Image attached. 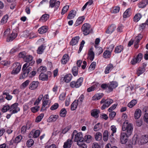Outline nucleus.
<instances>
[{"label": "nucleus", "mask_w": 148, "mask_h": 148, "mask_svg": "<svg viewBox=\"0 0 148 148\" xmlns=\"http://www.w3.org/2000/svg\"><path fill=\"white\" fill-rule=\"evenodd\" d=\"M24 60L26 63L24 64L23 67L22 69L23 72L20 76V79H22L28 76V74L32 69V67L29 66H32L35 62V61L33 60L32 56L30 55L25 56Z\"/></svg>", "instance_id": "f257e3e1"}, {"label": "nucleus", "mask_w": 148, "mask_h": 148, "mask_svg": "<svg viewBox=\"0 0 148 148\" xmlns=\"http://www.w3.org/2000/svg\"><path fill=\"white\" fill-rule=\"evenodd\" d=\"M122 129L123 131H126L128 135H131L133 130V125L129 123L128 120H125L123 123Z\"/></svg>", "instance_id": "f03ea898"}, {"label": "nucleus", "mask_w": 148, "mask_h": 148, "mask_svg": "<svg viewBox=\"0 0 148 148\" xmlns=\"http://www.w3.org/2000/svg\"><path fill=\"white\" fill-rule=\"evenodd\" d=\"M74 138V141L75 142L78 143L79 142L83 141V137L82 133H78L76 130H74L71 135V138L72 139Z\"/></svg>", "instance_id": "7ed1b4c3"}, {"label": "nucleus", "mask_w": 148, "mask_h": 148, "mask_svg": "<svg viewBox=\"0 0 148 148\" xmlns=\"http://www.w3.org/2000/svg\"><path fill=\"white\" fill-rule=\"evenodd\" d=\"M81 30L84 35H87L89 34L92 31L91 25L88 23H85L82 25Z\"/></svg>", "instance_id": "20e7f679"}, {"label": "nucleus", "mask_w": 148, "mask_h": 148, "mask_svg": "<svg viewBox=\"0 0 148 148\" xmlns=\"http://www.w3.org/2000/svg\"><path fill=\"white\" fill-rule=\"evenodd\" d=\"M113 100L111 99H103L100 102L101 104L104 103L101 107V109L102 110L105 109L106 108L108 107L112 103Z\"/></svg>", "instance_id": "39448f33"}, {"label": "nucleus", "mask_w": 148, "mask_h": 148, "mask_svg": "<svg viewBox=\"0 0 148 148\" xmlns=\"http://www.w3.org/2000/svg\"><path fill=\"white\" fill-rule=\"evenodd\" d=\"M83 80V77H80L76 81L71 82L70 83V86L72 88H78L82 85Z\"/></svg>", "instance_id": "423d86ee"}, {"label": "nucleus", "mask_w": 148, "mask_h": 148, "mask_svg": "<svg viewBox=\"0 0 148 148\" xmlns=\"http://www.w3.org/2000/svg\"><path fill=\"white\" fill-rule=\"evenodd\" d=\"M13 69L11 72V74L13 75L17 74L20 72L21 68V65L19 62H16L13 65Z\"/></svg>", "instance_id": "0eeeda50"}, {"label": "nucleus", "mask_w": 148, "mask_h": 148, "mask_svg": "<svg viewBox=\"0 0 148 148\" xmlns=\"http://www.w3.org/2000/svg\"><path fill=\"white\" fill-rule=\"evenodd\" d=\"M131 135H128L126 132H121L120 135V142L121 144H125L128 141V138Z\"/></svg>", "instance_id": "6e6552de"}, {"label": "nucleus", "mask_w": 148, "mask_h": 148, "mask_svg": "<svg viewBox=\"0 0 148 148\" xmlns=\"http://www.w3.org/2000/svg\"><path fill=\"white\" fill-rule=\"evenodd\" d=\"M142 56V54L139 53L136 58H134L132 60L131 63L132 65H135L136 63H139L141 60Z\"/></svg>", "instance_id": "1a4fd4ad"}, {"label": "nucleus", "mask_w": 148, "mask_h": 148, "mask_svg": "<svg viewBox=\"0 0 148 148\" xmlns=\"http://www.w3.org/2000/svg\"><path fill=\"white\" fill-rule=\"evenodd\" d=\"M18 103H15L10 107V111L11 112L12 111V113H16L18 112L19 111L20 108L18 107Z\"/></svg>", "instance_id": "9d476101"}, {"label": "nucleus", "mask_w": 148, "mask_h": 148, "mask_svg": "<svg viewBox=\"0 0 148 148\" xmlns=\"http://www.w3.org/2000/svg\"><path fill=\"white\" fill-rule=\"evenodd\" d=\"M60 3V2L59 1H56V0H50L49 6L52 8L55 7L57 9L59 7Z\"/></svg>", "instance_id": "9b49d317"}, {"label": "nucleus", "mask_w": 148, "mask_h": 148, "mask_svg": "<svg viewBox=\"0 0 148 148\" xmlns=\"http://www.w3.org/2000/svg\"><path fill=\"white\" fill-rule=\"evenodd\" d=\"M108 90L109 92L112 91L113 89L118 86V84L116 82L112 81L108 84Z\"/></svg>", "instance_id": "f8f14e48"}, {"label": "nucleus", "mask_w": 148, "mask_h": 148, "mask_svg": "<svg viewBox=\"0 0 148 148\" xmlns=\"http://www.w3.org/2000/svg\"><path fill=\"white\" fill-rule=\"evenodd\" d=\"M95 57L94 53L93 51V48H90L89 49L87 59L92 61Z\"/></svg>", "instance_id": "ddd939ff"}, {"label": "nucleus", "mask_w": 148, "mask_h": 148, "mask_svg": "<svg viewBox=\"0 0 148 148\" xmlns=\"http://www.w3.org/2000/svg\"><path fill=\"white\" fill-rule=\"evenodd\" d=\"M40 134V131L39 130H37L35 131L34 130H32L30 133L29 135L30 137H31V135L34 138H37Z\"/></svg>", "instance_id": "4468645a"}, {"label": "nucleus", "mask_w": 148, "mask_h": 148, "mask_svg": "<svg viewBox=\"0 0 148 148\" xmlns=\"http://www.w3.org/2000/svg\"><path fill=\"white\" fill-rule=\"evenodd\" d=\"M15 31L14 29L12 34L7 38V42H10L12 41L17 37V33L15 32Z\"/></svg>", "instance_id": "2eb2a0df"}, {"label": "nucleus", "mask_w": 148, "mask_h": 148, "mask_svg": "<svg viewBox=\"0 0 148 148\" xmlns=\"http://www.w3.org/2000/svg\"><path fill=\"white\" fill-rule=\"evenodd\" d=\"M73 143V141L71 139H68L64 143L63 148H71Z\"/></svg>", "instance_id": "dca6fc26"}, {"label": "nucleus", "mask_w": 148, "mask_h": 148, "mask_svg": "<svg viewBox=\"0 0 148 148\" xmlns=\"http://www.w3.org/2000/svg\"><path fill=\"white\" fill-rule=\"evenodd\" d=\"M39 84L38 81H33L30 84L29 88L32 90H35L38 87Z\"/></svg>", "instance_id": "f3484780"}, {"label": "nucleus", "mask_w": 148, "mask_h": 148, "mask_svg": "<svg viewBox=\"0 0 148 148\" xmlns=\"http://www.w3.org/2000/svg\"><path fill=\"white\" fill-rule=\"evenodd\" d=\"M116 26L114 24H112L109 26L106 32L108 34H111L115 30Z\"/></svg>", "instance_id": "a211bd4d"}, {"label": "nucleus", "mask_w": 148, "mask_h": 148, "mask_svg": "<svg viewBox=\"0 0 148 148\" xmlns=\"http://www.w3.org/2000/svg\"><path fill=\"white\" fill-rule=\"evenodd\" d=\"M85 19V17L84 16H82L79 17L77 20L74 26L76 27L78 25L81 24Z\"/></svg>", "instance_id": "6ab92c4d"}, {"label": "nucleus", "mask_w": 148, "mask_h": 148, "mask_svg": "<svg viewBox=\"0 0 148 148\" xmlns=\"http://www.w3.org/2000/svg\"><path fill=\"white\" fill-rule=\"evenodd\" d=\"M48 29V27L47 26H44L41 27L38 30V33L41 34L46 33Z\"/></svg>", "instance_id": "aec40b11"}, {"label": "nucleus", "mask_w": 148, "mask_h": 148, "mask_svg": "<svg viewBox=\"0 0 148 148\" xmlns=\"http://www.w3.org/2000/svg\"><path fill=\"white\" fill-rule=\"evenodd\" d=\"M79 39V37L78 36L73 38L70 42V45L72 46L75 45L77 43Z\"/></svg>", "instance_id": "412c9836"}, {"label": "nucleus", "mask_w": 148, "mask_h": 148, "mask_svg": "<svg viewBox=\"0 0 148 148\" xmlns=\"http://www.w3.org/2000/svg\"><path fill=\"white\" fill-rule=\"evenodd\" d=\"M148 4V0H143L138 4L139 8H144Z\"/></svg>", "instance_id": "4be33fe9"}, {"label": "nucleus", "mask_w": 148, "mask_h": 148, "mask_svg": "<svg viewBox=\"0 0 148 148\" xmlns=\"http://www.w3.org/2000/svg\"><path fill=\"white\" fill-rule=\"evenodd\" d=\"M113 68V65L111 64H108L106 67L104 71V73L105 74L109 73Z\"/></svg>", "instance_id": "5701e85b"}, {"label": "nucleus", "mask_w": 148, "mask_h": 148, "mask_svg": "<svg viewBox=\"0 0 148 148\" xmlns=\"http://www.w3.org/2000/svg\"><path fill=\"white\" fill-rule=\"evenodd\" d=\"M83 139L84 142L85 141L86 143H90L92 141V137L90 135L87 134L84 136Z\"/></svg>", "instance_id": "b1692460"}, {"label": "nucleus", "mask_w": 148, "mask_h": 148, "mask_svg": "<svg viewBox=\"0 0 148 148\" xmlns=\"http://www.w3.org/2000/svg\"><path fill=\"white\" fill-rule=\"evenodd\" d=\"M99 83L98 82H95L91 86L88 88L87 90V91L88 92L94 90L98 87Z\"/></svg>", "instance_id": "393cba45"}, {"label": "nucleus", "mask_w": 148, "mask_h": 148, "mask_svg": "<svg viewBox=\"0 0 148 148\" xmlns=\"http://www.w3.org/2000/svg\"><path fill=\"white\" fill-rule=\"evenodd\" d=\"M140 142L142 144H145L148 142V135H142L140 138Z\"/></svg>", "instance_id": "a878e982"}, {"label": "nucleus", "mask_w": 148, "mask_h": 148, "mask_svg": "<svg viewBox=\"0 0 148 148\" xmlns=\"http://www.w3.org/2000/svg\"><path fill=\"white\" fill-rule=\"evenodd\" d=\"M59 116L58 115H52L50 116L48 119V122H53L56 121L58 118Z\"/></svg>", "instance_id": "bb28decb"}, {"label": "nucleus", "mask_w": 148, "mask_h": 148, "mask_svg": "<svg viewBox=\"0 0 148 148\" xmlns=\"http://www.w3.org/2000/svg\"><path fill=\"white\" fill-rule=\"evenodd\" d=\"M69 60V56L68 54H65L63 56L61 60V63L63 64H65Z\"/></svg>", "instance_id": "cd10ccee"}, {"label": "nucleus", "mask_w": 148, "mask_h": 148, "mask_svg": "<svg viewBox=\"0 0 148 148\" xmlns=\"http://www.w3.org/2000/svg\"><path fill=\"white\" fill-rule=\"evenodd\" d=\"M131 14V8H129L127 9L123 14L124 18H126L130 16Z\"/></svg>", "instance_id": "c85d7f7f"}, {"label": "nucleus", "mask_w": 148, "mask_h": 148, "mask_svg": "<svg viewBox=\"0 0 148 148\" xmlns=\"http://www.w3.org/2000/svg\"><path fill=\"white\" fill-rule=\"evenodd\" d=\"M111 54L112 52L108 50H106L103 53V57L105 59L109 58L111 56Z\"/></svg>", "instance_id": "c756f323"}, {"label": "nucleus", "mask_w": 148, "mask_h": 148, "mask_svg": "<svg viewBox=\"0 0 148 148\" xmlns=\"http://www.w3.org/2000/svg\"><path fill=\"white\" fill-rule=\"evenodd\" d=\"M76 11L75 10H71L68 15L67 18L69 19H73L76 15Z\"/></svg>", "instance_id": "7c9ffc66"}, {"label": "nucleus", "mask_w": 148, "mask_h": 148, "mask_svg": "<svg viewBox=\"0 0 148 148\" xmlns=\"http://www.w3.org/2000/svg\"><path fill=\"white\" fill-rule=\"evenodd\" d=\"M100 111L99 110L94 109L91 111V115L95 118H97L99 116V114Z\"/></svg>", "instance_id": "2f4dec72"}, {"label": "nucleus", "mask_w": 148, "mask_h": 148, "mask_svg": "<svg viewBox=\"0 0 148 148\" xmlns=\"http://www.w3.org/2000/svg\"><path fill=\"white\" fill-rule=\"evenodd\" d=\"M124 48L122 45H120L116 47L115 48L114 52L116 53H119L123 50Z\"/></svg>", "instance_id": "473e14b6"}, {"label": "nucleus", "mask_w": 148, "mask_h": 148, "mask_svg": "<svg viewBox=\"0 0 148 148\" xmlns=\"http://www.w3.org/2000/svg\"><path fill=\"white\" fill-rule=\"evenodd\" d=\"M141 111L139 109H137L134 113V117L136 119H138L141 116Z\"/></svg>", "instance_id": "72a5a7b5"}, {"label": "nucleus", "mask_w": 148, "mask_h": 148, "mask_svg": "<svg viewBox=\"0 0 148 148\" xmlns=\"http://www.w3.org/2000/svg\"><path fill=\"white\" fill-rule=\"evenodd\" d=\"M73 77L72 75L69 74L66 75L64 77V80L66 83H69Z\"/></svg>", "instance_id": "f704fd0d"}, {"label": "nucleus", "mask_w": 148, "mask_h": 148, "mask_svg": "<svg viewBox=\"0 0 148 148\" xmlns=\"http://www.w3.org/2000/svg\"><path fill=\"white\" fill-rule=\"evenodd\" d=\"M103 96L102 93H97L93 96L92 98V100H98L101 99Z\"/></svg>", "instance_id": "c9c22d12"}, {"label": "nucleus", "mask_w": 148, "mask_h": 148, "mask_svg": "<svg viewBox=\"0 0 148 148\" xmlns=\"http://www.w3.org/2000/svg\"><path fill=\"white\" fill-rule=\"evenodd\" d=\"M46 47L43 45L39 46L37 50V53L39 54H42L45 49Z\"/></svg>", "instance_id": "e433bc0d"}, {"label": "nucleus", "mask_w": 148, "mask_h": 148, "mask_svg": "<svg viewBox=\"0 0 148 148\" xmlns=\"http://www.w3.org/2000/svg\"><path fill=\"white\" fill-rule=\"evenodd\" d=\"M47 71V68L45 66H41L37 70L38 73H44Z\"/></svg>", "instance_id": "4c0bfd02"}, {"label": "nucleus", "mask_w": 148, "mask_h": 148, "mask_svg": "<svg viewBox=\"0 0 148 148\" xmlns=\"http://www.w3.org/2000/svg\"><path fill=\"white\" fill-rule=\"evenodd\" d=\"M39 78L42 81L47 80L48 79V75L44 73H41L39 75Z\"/></svg>", "instance_id": "58836bf2"}, {"label": "nucleus", "mask_w": 148, "mask_h": 148, "mask_svg": "<svg viewBox=\"0 0 148 148\" xmlns=\"http://www.w3.org/2000/svg\"><path fill=\"white\" fill-rule=\"evenodd\" d=\"M145 69H144L139 67L136 70V74L138 76H139L143 73L145 71Z\"/></svg>", "instance_id": "ea45409f"}, {"label": "nucleus", "mask_w": 148, "mask_h": 148, "mask_svg": "<svg viewBox=\"0 0 148 148\" xmlns=\"http://www.w3.org/2000/svg\"><path fill=\"white\" fill-rule=\"evenodd\" d=\"M71 72L74 76H76L78 73V67L76 66H73L71 70Z\"/></svg>", "instance_id": "a19ab883"}, {"label": "nucleus", "mask_w": 148, "mask_h": 148, "mask_svg": "<svg viewBox=\"0 0 148 148\" xmlns=\"http://www.w3.org/2000/svg\"><path fill=\"white\" fill-rule=\"evenodd\" d=\"M102 138L101 133L99 132H97L95 135V138L96 140L100 141Z\"/></svg>", "instance_id": "79ce46f5"}, {"label": "nucleus", "mask_w": 148, "mask_h": 148, "mask_svg": "<svg viewBox=\"0 0 148 148\" xmlns=\"http://www.w3.org/2000/svg\"><path fill=\"white\" fill-rule=\"evenodd\" d=\"M78 101L75 100L71 105V110H75L77 108V106L79 104L77 103Z\"/></svg>", "instance_id": "37998d69"}, {"label": "nucleus", "mask_w": 148, "mask_h": 148, "mask_svg": "<svg viewBox=\"0 0 148 148\" xmlns=\"http://www.w3.org/2000/svg\"><path fill=\"white\" fill-rule=\"evenodd\" d=\"M137 100L136 99L132 100L128 103L127 106L130 108H132L137 103Z\"/></svg>", "instance_id": "c03bdc74"}, {"label": "nucleus", "mask_w": 148, "mask_h": 148, "mask_svg": "<svg viewBox=\"0 0 148 148\" xmlns=\"http://www.w3.org/2000/svg\"><path fill=\"white\" fill-rule=\"evenodd\" d=\"M142 17V15L141 14H136L134 17V21L135 22H137Z\"/></svg>", "instance_id": "a18cd8bd"}, {"label": "nucleus", "mask_w": 148, "mask_h": 148, "mask_svg": "<svg viewBox=\"0 0 148 148\" xmlns=\"http://www.w3.org/2000/svg\"><path fill=\"white\" fill-rule=\"evenodd\" d=\"M49 17V15L48 14H45L43 15L39 19L40 21H46L47 20Z\"/></svg>", "instance_id": "49530a36"}, {"label": "nucleus", "mask_w": 148, "mask_h": 148, "mask_svg": "<svg viewBox=\"0 0 148 148\" xmlns=\"http://www.w3.org/2000/svg\"><path fill=\"white\" fill-rule=\"evenodd\" d=\"M67 111L65 108H62L60 112V115L62 117H65Z\"/></svg>", "instance_id": "de8ad7c7"}, {"label": "nucleus", "mask_w": 148, "mask_h": 148, "mask_svg": "<svg viewBox=\"0 0 148 148\" xmlns=\"http://www.w3.org/2000/svg\"><path fill=\"white\" fill-rule=\"evenodd\" d=\"M3 95H6L5 99L8 100H11L12 98V96L10 95L8 92H3Z\"/></svg>", "instance_id": "09e8293b"}, {"label": "nucleus", "mask_w": 148, "mask_h": 148, "mask_svg": "<svg viewBox=\"0 0 148 148\" xmlns=\"http://www.w3.org/2000/svg\"><path fill=\"white\" fill-rule=\"evenodd\" d=\"M110 130L112 131L110 135L111 137H112L113 136L114 134L116 133V128L114 125L111 126L110 127Z\"/></svg>", "instance_id": "8fccbe9b"}, {"label": "nucleus", "mask_w": 148, "mask_h": 148, "mask_svg": "<svg viewBox=\"0 0 148 148\" xmlns=\"http://www.w3.org/2000/svg\"><path fill=\"white\" fill-rule=\"evenodd\" d=\"M8 16V15H4L1 20V22L2 24H4L7 22Z\"/></svg>", "instance_id": "3c124183"}, {"label": "nucleus", "mask_w": 148, "mask_h": 148, "mask_svg": "<svg viewBox=\"0 0 148 148\" xmlns=\"http://www.w3.org/2000/svg\"><path fill=\"white\" fill-rule=\"evenodd\" d=\"M84 141L79 142L77 143V144L80 148H87L86 145L83 143Z\"/></svg>", "instance_id": "603ef678"}, {"label": "nucleus", "mask_w": 148, "mask_h": 148, "mask_svg": "<svg viewBox=\"0 0 148 148\" xmlns=\"http://www.w3.org/2000/svg\"><path fill=\"white\" fill-rule=\"evenodd\" d=\"M101 126L100 123L97 124L94 127L93 130L94 131L97 132L101 128Z\"/></svg>", "instance_id": "864d4df0"}, {"label": "nucleus", "mask_w": 148, "mask_h": 148, "mask_svg": "<svg viewBox=\"0 0 148 148\" xmlns=\"http://www.w3.org/2000/svg\"><path fill=\"white\" fill-rule=\"evenodd\" d=\"M9 110L10 111V106L8 105L4 106L2 109V111L3 112H5Z\"/></svg>", "instance_id": "5fc2aeb1"}, {"label": "nucleus", "mask_w": 148, "mask_h": 148, "mask_svg": "<svg viewBox=\"0 0 148 148\" xmlns=\"http://www.w3.org/2000/svg\"><path fill=\"white\" fill-rule=\"evenodd\" d=\"M22 139V136L21 135H19L16 137L14 140V143H18L20 142Z\"/></svg>", "instance_id": "6e6d98bb"}, {"label": "nucleus", "mask_w": 148, "mask_h": 148, "mask_svg": "<svg viewBox=\"0 0 148 148\" xmlns=\"http://www.w3.org/2000/svg\"><path fill=\"white\" fill-rule=\"evenodd\" d=\"M44 115L43 114H41L39 116H38L36 119V122L38 123L40 122L44 117Z\"/></svg>", "instance_id": "4d7b16f0"}, {"label": "nucleus", "mask_w": 148, "mask_h": 148, "mask_svg": "<svg viewBox=\"0 0 148 148\" xmlns=\"http://www.w3.org/2000/svg\"><path fill=\"white\" fill-rule=\"evenodd\" d=\"M69 8V6L68 5L64 6L62 10L61 14L62 15L64 14L67 11Z\"/></svg>", "instance_id": "13d9d810"}, {"label": "nucleus", "mask_w": 148, "mask_h": 148, "mask_svg": "<svg viewBox=\"0 0 148 148\" xmlns=\"http://www.w3.org/2000/svg\"><path fill=\"white\" fill-rule=\"evenodd\" d=\"M84 98V96L83 94H82L80 96L79 99L77 100H75L76 101H78L77 103L80 105L82 103V101Z\"/></svg>", "instance_id": "bf43d9fd"}, {"label": "nucleus", "mask_w": 148, "mask_h": 148, "mask_svg": "<svg viewBox=\"0 0 148 148\" xmlns=\"http://www.w3.org/2000/svg\"><path fill=\"white\" fill-rule=\"evenodd\" d=\"M34 142V140L32 139H29L27 142V145L28 147H30L33 145Z\"/></svg>", "instance_id": "052dcab7"}, {"label": "nucleus", "mask_w": 148, "mask_h": 148, "mask_svg": "<svg viewBox=\"0 0 148 148\" xmlns=\"http://www.w3.org/2000/svg\"><path fill=\"white\" fill-rule=\"evenodd\" d=\"M66 93L65 92H62L59 96V99L61 101H64L65 98Z\"/></svg>", "instance_id": "680f3d73"}, {"label": "nucleus", "mask_w": 148, "mask_h": 148, "mask_svg": "<svg viewBox=\"0 0 148 148\" xmlns=\"http://www.w3.org/2000/svg\"><path fill=\"white\" fill-rule=\"evenodd\" d=\"M59 107V104L58 103H55L50 108V109L51 110H55L57 109Z\"/></svg>", "instance_id": "e2e57ef3"}, {"label": "nucleus", "mask_w": 148, "mask_h": 148, "mask_svg": "<svg viewBox=\"0 0 148 148\" xmlns=\"http://www.w3.org/2000/svg\"><path fill=\"white\" fill-rule=\"evenodd\" d=\"M109 114V117L110 119H112L116 115V112L114 111H112Z\"/></svg>", "instance_id": "0e129e2a"}, {"label": "nucleus", "mask_w": 148, "mask_h": 148, "mask_svg": "<svg viewBox=\"0 0 148 148\" xmlns=\"http://www.w3.org/2000/svg\"><path fill=\"white\" fill-rule=\"evenodd\" d=\"M39 108V106H36L31 108V110L32 112L35 113L38 111Z\"/></svg>", "instance_id": "69168bd1"}, {"label": "nucleus", "mask_w": 148, "mask_h": 148, "mask_svg": "<svg viewBox=\"0 0 148 148\" xmlns=\"http://www.w3.org/2000/svg\"><path fill=\"white\" fill-rule=\"evenodd\" d=\"M117 106V104H115L113 105L111 107L108 108V111L109 112H111L116 108Z\"/></svg>", "instance_id": "338daca9"}, {"label": "nucleus", "mask_w": 148, "mask_h": 148, "mask_svg": "<svg viewBox=\"0 0 148 148\" xmlns=\"http://www.w3.org/2000/svg\"><path fill=\"white\" fill-rule=\"evenodd\" d=\"M143 119L145 122L147 124L148 126V113H145Z\"/></svg>", "instance_id": "774afa93"}]
</instances>
